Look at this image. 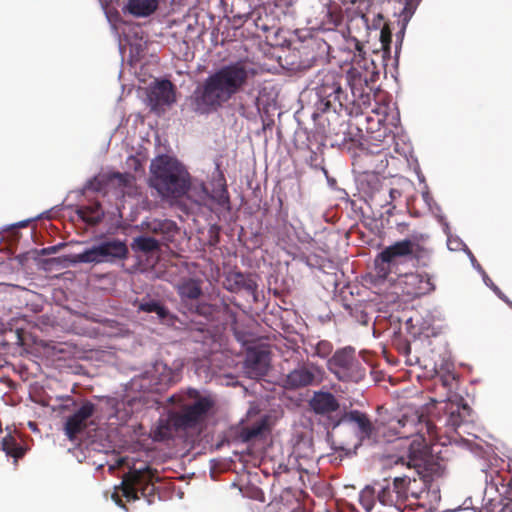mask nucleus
<instances>
[{
  "label": "nucleus",
  "instance_id": "6ab92c4d",
  "mask_svg": "<svg viewBox=\"0 0 512 512\" xmlns=\"http://www.w3.org/2000/svg\"><path fill=\"white\" fill-rule=\"evenodd\" d=\"M322 370L311 364L301 365L290 371L284 379V386L288 389H298L307 387L315 383Z\"/></svg>",
  "mask_w": 512,
  "mask_h": 512
},
{
  "label": "nucleus",
  "instance_id": "aec40b11",
  "mask_svg": "<svg viewBox=\"0 0 512 512\" xmlns=\"http://www.w3.org/2000/svg\"><path fill=\"white\" fill-rule=\"evenodd\" d=\"M421 416L416 412L403 414L397 419H392L388 423L389 430L398 438H409L420 432Z\"/></svg>",
  "mask_w": 512,
  "mask_h": 512
},
{
  "label": "nucleus",
  "instance_id": "a878e982",
  "mask_svg": "<svg viewBox=\"0 0 512 512\" xmlns=\"http://www.w3.org/2000/svg\"><path fill=\"white\" fill-rule=\"evenodd\" d=\"M221 4L235 22H244L252 18L255 13L250 2H221Z\"/></svg>",
  "mask_w": 512,
  "mask_h": 512
},
{
  "label": "nucleus",
  "instance_id": "a19ab883",
  "mask_svg": "<svg viewBox=\"0 0 512 512\" xmlns=\"http://www.w3.org/2000/svg\"><path fill=\"white\" fill-rule=\"evenodd\" d=\"M383 16L380 12H378L375 16H374V19H373V22L372 24L370 25L371 29H378L381 27L382 25V22H383Z\"/></svg>",
  "mask_w": 512,
  "mask_h": 512
},
{
  "label": "nucleus",
  "instance_id": "2f4dec72",
  "mask_svg": "<svg viewBox=\"0 0 512 512\" xmlns=\"http://www.w3.org/2000/svg\"><path fill=\"white\" fill-rule=\"evenodd\" d=\"M211 198L221 208L230 210V197L225 183H219L216 187L213 188Z\"/></svg>",
  "mask_w": 512,
  "mask_h": 512
},
{
  "label": "nucleus",
  "instance_id": "f03ea898",
  "mask_svg": "<svg viewBox=\"0 0 512 512\" xmlns=\"http://www.w3.org/2000/svg\"><path fill=\"white\" fill-rule=\"evenodd\" d=\"M343 82H346L344 75L340 72L322 69L316 75V95L318 101L315 104L316 113L334 112L340 114L345 111L351 114L355 107H361L370 100L369 94L360 93L356 95L354 86H351V94L343 89Z\"/></svg>",
  "mask_w": 512,
  "mask_h": 512
},
{
  "label": "nucleus",
  "instance_id": "37998d69",
  "mask_svg": "<svg viewBox=\"0 0 512 512\" xmlns=\"http://www.w3.org/2000/svg\"><path fill=\"white\" fill-rule=\"evenodd\" d=\"M59 246H50L41 250L42 255L54 254L58 251Z\"/></svg>",
  "mask_w": 512,
  "mask_h": 512
},
{
  "label": "nucleus",
  "instance_id": "f257e3e1",
  "mask_svg": "<svg viewBox=\"0 0 512 512\" xmlns=\"http://www.w3.org/2000/svg\"><path fill=\"white\" fill-rule=\"evenodd\" d=\"M256 70L244 60L228 63L209 74L190 96V104L198 114H210L223 108L244 90Z\"/></svg>",
  "mask_w": 512,
  "mask_h": 512
},
{
  "label": "nucleus",
  "instance_id": "39448f33",
  "mask_svg": "<svg viewBox=\"0 0 512 512\" xmlns=\"http://www.w3.org/2000/svg\"><path fill=\"white\" fill-rule=\"evenodd\" d=\"M397 462L413 469L411 475H403L400 478H409V487L416 491V495H409L419 499L421 494L428 489L433 477L439 474L440 465L430 454V449L423 437L418 436L409 445L407 456H401Z\"/></svg>",
  "mask_w": 512,
  "mask_h": 512
},
{
  "label": "nucleus",
  "instance_id": "412c9836",
  "mask_svg": "<svg viewBox=\"0 0 512 512\" xmlns=\"http://www.w3.org/2000/svg\"><path fill=\"white\" fill-rule=\"evenodd\" d=\"M269 352L262 349H249L245 359V369L251 377L264 376L269 368Z\"/></svg>",
  "mask_w": 512,
  "mask_h": 512
},
{
  "label": "nucleus",
  "instance_id": "ddd939ff",
  "mask_svg": "<svg viewBox=\"0 0 512 512\" xmlns=\"http://www.w3.org/2000/svg\"><path fill=\"white\" fill-rule=\"evenodd\" d=\"M409 478L395 477L392 485L386 483L379 485L377 501L383 506L395 507L402 510V506L409 499V495H416V491L409 487Z\"/></svg>",
  "mask_w": 512,
  "mask_h": 512
},
{
  "label": "nucleus",
  "instance_id": "79ce46f5",
  "mask_svg": "<svg viewBox=\"0 0 512 512\" xmlns=\"http://www.w3.org/2000/svg\"><path fill=\"white\" fill-rule=\"evenodd\" d=\"M493 290L499 296L500 299H502L504 302H506L512 308V301H510L507 298V296H505L497 286H493Z\"/></svg>",
  "mask_w": 512,
  "mask_h": 512
},
{
  "label": "nucleus",
  "instance_id": "423d86ee",
  "mask_svg": "<svg viewBox=\"0 0 512 512\" xmlns=\"http://www.w3.org/2000/svg\"><path fill=\"white\" fill-rule=\"evenodd\" d=\"M153 186L164 197L183 196L190 185L189 173L176 159L160 156L152 164Z\"/></svg>",
  "mask_w": 512,
  "mask_h": 512
},
{
  "label": "nucleus",
  "instance_id": "f704fd0d",
  "mask_svg": "<svg viewBox=\"0 0 512 512\" xmlns=\"http://www.w3.org/2000/svg\"><path fill=\"white\" fill-rule=\"evenodd\" d=\"M233 278H234V283L238 289H244L247 292L252 293L257 288L256 282L241 272L234 273Z\"/></svg>",
  "mask_w": 512,
  "mask_h": 512
},
{
  "label": "nucleus",
  "instance_id": "a18cd8bd",
  "mask_svg": "<svg viewBox=\"0 0 512 512\" xmlns=\"http://www.w3.org/2000/svg\"><path fill=\"white\" fill-rule=\"evenodd\" d=\"M167 371H168L167 376H165L163 379H161V381H163L165 384H169L172 382V372L170 369H168Z\"/></svg>",
  "mask_w": 512,
  "mask_h": 512
},
{
  "label": "nucleus",
  "instance_id": "2eb2a0df",
  "mask_svg": "<svg viewBox=\"0 0 512 512\" xmlns=\"http://www.w3.org/2000/svg\"><path fill=\"white\" fill-rule=\"evenodd\" d=\"M404 295L417 298L435 290V284L427 273H406L399 280Z\"/></svg>",
  "mask_w": 512,
  "mask_h": 512
},
{
  "label": "nucleus",
  "instance_id": "4be33fe9",
  "mask_svg": "<svg viewBox=\"0 0 512 512\" xmlns=\"http://www.w3.org/2000/svg\"><path fill=\"white\" fill-rule=\"evenodd\" d=\"M142 225L150 233L161 235L165 242H172L178 232L176 223L169 219H153Z\"/></svg>",
  "mask_w": 512,
  "mask_h": 512
},
{
  "label": "nucleus",
  "instance_id": "4468645a",
  "mask_svg": "<svg viewBox=\"0 0 512 512\" xmlns=\"http://www.w3.org/2000/svg\"><path fill=\"white\" fill-rule=\"evenodd\" d=\"M311 411L323 418H326L327 425L333 429L334 419L340 418V404L331 392L316 391L309 400Z\"/></svg>",
  "mask_w": 512,
  "mask_h": 512
},
{
  "label": "nucleus",
  "instance_id": "6e6552de",
  "mask_svg": "<svg viewBox=\"0 0 512 512\" xmlns=\"http://www.w3.org/2000/svg\"><path fill=\"white\" fill-rule=\"evenodd\" d=\"M58 406L59 413L71 412L64 422V433L69 440H75L77 436L88 428L89 419L94 415L96 406L89 400H84L80 406L72 396L61 398Z\"/></svg>",
  "mask_w": 512,
  "mask_h": 512
},
{
  "label": "nucleus",
  "instance_id": "bb28decb",
  "mask_svg": "<svg viewBox=\"0 0 512 512\" xmlns=\"http://www.w3.org/2000/svg\"><path fill=\"white\" fill-rule=\"evenodd\" d=\"M77 214L84 222L91 226L100 223L104 216V212L98 202L92 205L81 206L77 210Z\"/></svg>",
  "mask_w": 512,
  "mask_h": 512
},
{
  "label": "nucleus",
  "instance_id": "393cba45",
  "mask_svg": "<svg viewBox=\"0 0 512 512\" xmlns=\"http://www.w3.org/2000/svg\"><path fill=\"white\" fill-rule=\"evenodd\" d=\"M139 312L155 313L161 321L173 323L176 316L172 315L169 310L158 300L143 298L134 303Z\"/></svg>",
  "mask_w": 512,
  "mask_h": 512
},
{
  "label": "nucleus",
  "instance_id": "f8f14e48",
  "mask_svg": "<svg viewBox=\"0 0 512 512\" xmlns=\"http://www.w3.org/2000/svg\"><path fill=\"white\" fill-rule=\"evenodd\" d=\"M127 245L118 239L107 240L86 249L77 254V260L81 263H103L123 260L128 257Z\"/></svg>",
  "mask_w": 512,
  "mask_h": 512
},
{
  "label": "nucleus",
  "instance_id": "49530a36",
  "mask_svg": "<svg viewBox=\"0 0 512 512\" xmlns=\"http://www.w3.org/2000/svg\"><path fill=\"white\" fill-rule=\"evenodd\" d=\"M113 498H114L115 502H116L119 506H121V507H123V508L125 507V505L123 504L122 500L119 498V496H118V495L113 494Z\"/></svg>",
  "mask_w": 512,
  "mask_h": 512
},
{
  "label": "nucleus",
  "instance_id": "a211bd4d",
  "mask_svg": "<svg viewBox=\"0 0 512 512\" xmlns=\"http://www.w3.org/2000/svg\"><path fill=\"white\" fill-rule=\"evenodd\" d=\"M147 99L153 111H159L165 106H170L176 100L174 85L169 80L157 81L155 85L150 87Z\"/></svg>",
  "mask_w": 512,
  "mask_h": 512
},
{
  "label": "nucleus",
  "instance_id": "7c9ffc66",
  "mask_svg": "<svg viewBox=\"0 0 512 512\" xmlns=\"http://www.w3.org/2000/svg\"><path fill=\"white\" fill-rule=\"evenodd\" d=\"M132 248L143 253H151L160 249V243L155 238L139 236L134 239Z\"/></svg>",
  "mask_w": 512,
  "mask_h": 512
},
{
  "label": "nucleus",
  "instance_id": "c9c22d12",
  "mask_svg": "<svg viewBox=\"0 0 512 512\" xmlns=\"http://www.w3.org/2000/svg\"><path fill=\"white\" fill-rule=\"evenodd\" d=\"M102 8L107 16L108 21L116 26L121 22V15L116 7H114V2H101Z\"/></svg>",
  "mask_w": 512,
  "mask_h": 512
},
{
  "label": "nucleus",
  "instance_id": "c85d7f7f",
  "mask_svg": "<svg viewBox=\"0 0 512 512\" xmlns=\"http://www.w3.org/2000/svg\"><path fill=\"white\" fill-rule=\"evenodd\" d=\"M178 294L181 299L196 300L202 295V288L198 281L188 279L179 286Z\"/></svg>",
  "mask_w": 512,
  "mask_h": 512
},
{
  "label": "nucleus",
  "instance_id": "9b49d317",
  "mask_svg": "<svg viewBox=\"0 0 512 512\" xmlns=\"http://www.w3.org/2000/svg\"><path fill=\"white\" fill-rule=\"evenodd\" d=\"M412 253V240L403 239L385 247L374 260V272L377 280H387L391 274H396L402 259Z\"/></svg>",
  "mask_w": 512,
  "mask_h": 512
},
{
  "label": "nucleus",
  "instance_id": "0eeeda50",
  "mask_svg": "<svg viewBox=\"0 0 512 512\" xmlns=\"http://www.w3.org/2000/svg\"><path fill=\"white\" fill-rule=\"evenodd\" d=\"M327 369L342 382L358 383L365 378L366 368L356 355L354 347L337 349L327 361Z\"/></svg>",
  "mask_w": 512,
  "mask_h": 512
},
{
  "label": "nucleus",
  "instance_id": "f3484780",
  "mask_svg": "<svg viewBox=\"0 0 512 512\" xmlns=\"http://www.w3.org/2000/svg\"><path fill=\"white\" fill-rule=\"evenodd\" d=\"M446 425L455 432L472 421V409L462 397L449 400L446 404Z\"/></svg>",
  "mask_w": 512,
  "mask_h": 512
},
{
  "label": "nucleus",
  "instance_id": "9d476101",
  "mask_svg": "<svg viewBox=\"0 0 512 512\" xmlns=\"http://www.w3.org/2000/svg\"><path fill=\"white\" fill-rule=\"evenodd\" d=\"M188 397L194 402L182 405L181 409L176 412V423L184 426L185 430L202 426L215 406V401L211 396H203L196 389H189Z\"/></svg>",
  "mask_w": 512,
  "mask_h": 512
},
{
  "label": "nucleus",
  "instance_id": "1a4fd4ad",
  "mask_svg": "<svg viewBox=\"0 0 512 512\" xmlns=\"http://www.w3.org/2000/svg\"><path fill=\"white\" fill-rule=\"evenodd\" d=\"M157 471L146 465L141 468L132 467L123 476L121 490L127 501H135L142 497L146 498L149 503L155 495L154 479Z\"/></svg>",
  "mask_w": 512,
  "mask_h": 512
},
{
  "label": "nucleus",
  "instance_id": "cd10ccee",
  "mask_svg": "<svg viewBox=\"0 0 512 512\" xmlns=\"http://www.w3.org/2000/svg\"><path fill=\"white\" fill-rule=\"evenodd\" d=\"M157 8L158 2H127L122 7V11L135 17H146L154 13Z\"/></svg>",
  "mask_w": 512,
  "mask_h": 512
},
{
  "label": "nucleus",
  "instance_id": "b1692460",
  "mask_svg": "<svg viewBox=\"0 0 512 512\" xmlns=\"http://www.w3.org/2000/svg\"><path fill=\"white\" fill-rule=\"evenodd\" d=\"M177 413H170L167 418H161L154 430V439L164 441L174 437L179 431H186L184 426L176 423Z\"/></svg>",
  "mask_w": 512,
  "mask_h": 512
},
{
  "label": "nucleus",
  "instance_id": "09e8293b",
  "mask_svg": "<svg viewBox=\"0 0 512 512\" xmlns=\"http://www.w3.org/2000/svg\"><path fill=\"white\" fill-rule=\"evenodd\" d=\"M325 512H330V511L326 510Z\"/></svg>",
  "mask_w": 512,
  "mask_h": 512
},
{
  "label": "nucleus",
  "instance_id": "20e7f679",
  "mask_svg": "<svg viewBox=\"0 0 512 512\" xmlns=\"http://www.w3.org/2000/svg\"><path fill=\"white\" fill-rule=\"evenodd\" d=\"M485 472L484 490L487 512H512V456L493 457Z\"/></svg>",
  "mask_w": 512,
  "mask_h": 512
},
{
  "label": "nucleus",
  "instance_id": "72a5a7b5",
  "mask_svg": "<svg viewBox=\"0 0 512 512\" xmlns=\"http://www.w3.org/2000/svg\"><path fill=\"white\" fill-rule=\"evenodd\" d=\"M409 257L415 259L418 264L426 266L430 257V250L412 240V253Z\"/></svg>",
  "mask_w": 512,
  "mask_h": 512
},
{
  "label": "nucleus",
  "instance_id": "c03bdc74",
  "mask_svg": "<svg viewBox=\"0 0 512 512\" xmlns=\"http://www.w3.org/2000/svg\"><path fill=\"white\" fill-rule=\"evenodd\" d=\"M214 229H216V231H214V235H213V236H211V239H210V244H211V245H215V244H217V243L219 242L218 228H216V227H212L211 232H212Z\"/></svg>",
  "mask_w": 512,
  "mask_h": 512
},
{
  "label": "nucleus",
  "instance_id": "7ed1b4c3",
  "mask_svg": "<svg viewBox=\"0 0 512 512\" xmlns=\"http://www.w3.org/2000/svg\"><path fill=\"white\" fill-rule=\"evenodd\" d=\"M323 13H325V18L322 19L321 17L320 21L322 28L325 30H332L346 18L347 42L355 50L352 51V62L360 66L361 62L365 61L366 52L363 50V45L367 41L371 30L368 15L352 8H346L344 15L341 7L336 2H328L325 5V10L321 11L320 15Z\"/></svg>",
  "mask_w": 512,
  "mask_h": 512
},
{
  "label": "nucleus",
  "instance_id": "ea45409f",
  "mask_svg": "<svg viewBox=\"0 0 512 512\" xmlns=\"http://www.w3.org/2000/svg\"><path fill=\"white\" fill-rule=\"evenodd\" d=\"M414 3H415V2H410V1H407V2H406V6L404 7L403 12H402V14H403V19H404L405 21H408V19H409V18H410V16H411V14H412V9L414 8V7H413V4H414Z\"/></svg>",
  "mask_w": 512,
  "mask_h": 512
},
{
  "label": "nucleus",
  "instance_id": "473e14b6",
  "mask_svg": "<svg viewBox=\"0 0 512 512\" xmlns=\"http://www.w3.org/2000/svg\"><path fill=\"white\" fill-rule=\"evenodd\" d=\"M376 500L377 490L375 487L368 485L360 492L359 502L367 512H371L373 510Z\"/></svg>",
  "mask_w": 512,
  "mask_h": 512
},
{
  "label": "nucleus",
  "instance_id": "de8ad7c7",
  "mask_svg": "<svg viewBox=\"0 0 512 512\" xmlns=\"http://www.w3.org/2000/svg\"><path fill=\"white\" fill-rule=\"evenodd\" d=\"M395 192H397L395 189H390V195L392 196V194H394Z\"/></svg>",
  "mask_w": 512,
  "mask_h": 512
},
{
  "label": "nucleus",
  "instance_id": "c756f323",
  "mask_svg": "<svg viewBox=\"0 0 512 512\" xmlns=\"http://www.w3.org/2000/svg\"><path fill=\"white\" fill-rule=\"evenodd\" d=\"M361 186L366 193H368L370 196H373L382 187V180L380 175L375 172L365 173L363 179L361 180Z\"/></svg>",
  "mask_w": 512,
  "mask_h": 512
},
{
  "label": "nucleus",
  "instance_id": "dca6fc26",
  "mask_svg": "<svg viewBox=\"0 0 512 512\" xmlns=\"http://www.w3.org/2000/svg\"><path fill=\"white\" fill-rule=\"evenodd\" d=\"M343 423L354 424L357 427V434L360 440L372 439L377 435V429L368 415L359 410L344 411L341 413L339 419H334L333 429Z\"/></svg>",
  "mask_w": 512,
  "mask_h": 512
},
{
  "label": "nucleus",
  "instance_id": "4c0bfd02",
  "mask_svg": "<svg viewBox=\"0 0 512 512\" xmlns=\"http://www.w3.org/2000/svg\"><path fill=\"white\" fill-rule=\"evenodd\" d=\"M333 350V345L330 341L321 340L315 346V355L320 358H327Z\"/></svg>",
  "mask_w": 512,
  "mask_h": 512
},
{
  "label": "nucleus",
  "instance_id": "5701e85b",
  "mask_svg": "<svg viewBox=\"0 0 512 512\" xmlns=\"http://www.w3.org/2000/svg\"><path fill=\"white\" fill-rule=\"evenodd\" d=\"M195 313L200 316H203L209 321H213L216 319V314L224 313L231 320L232 323L237 322V314L235 311L231 309V307L227 303H221L220 305L209 304V303H198L195 306Z\"/></svg>",
  "mask_w": 512,
  "mask_h": 512
},
{
  "label": "nucleus",
  "instance_id": "e433bc0d",
  "mask_svg": "<svg viewBox=\"0 0 512 512\" xmlns=\"http://www.w3.org/2000/svg\"><path fill=\"white\" fill-rule=\"evenodd\" d=\"M392 41V33L390 30V27L387 23H384L381 27L380 31V42H381V49L385 53H390V45Z\"/></svg>",
  "mask_w": 512,
  "mask_h": 512
},
{
  "label": "nucleus",
  "instance_id": "58836bf2",
  "mask_svg": "<svg viewBox=\"0 0 512 512\" xmlns=\"http://www.w3.org/2000/svg\"><path fill=\"white\" fill-rule=\"evenodd\" d=\"M261 433V427L247 428L242 432V438L244 441H251Z\"/></svg>",
  "mask_w": 512,
  "mask_h": 512
}]
</instances>
